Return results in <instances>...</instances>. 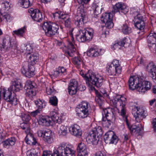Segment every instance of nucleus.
I'll return each mask as SVG.
<instances>
[{"mask_svg":"<svg viewBox=\"0 0 156 156\" xmlns=\"http://www.w3.org/2000/svg\"><path fill=\"white\" fill-rule=\"evenodd\" d=\"M66 69L63 67H59L54 71L53 74V76L55 77L62 75V74H65Z\"/></svg>","mask_w":156,"mask_h":156,"instance_id":"f704fd0d","label":"nucleus"},{"mask_svg":"<svg viewBox=\"0 0 156 156\" xmlns=\"http://www.w3.org/2000/svg\"><path fill=\"white\" fill-rule=\"evenodd\" d=\"M51 133V131L49 130L44 131L43 139L52 136Z\"/></svg>","mask_w":156,"mask_h":156,"instance_id":"13d9d810","label":"nucleus"},{"mask_svg":"<svg viewBox=\"0 0 156 156\" xmlns=\"http://www.w3.org/2000/svg\"><path fill=\"white\" fill-rule=\"evenodd\" d=\"M13 40L9 37L4 38L1 44V48L9 51L12 49L15 44Z\"/></svg>","mask_w":156,"mask_h":156,"instance_id":"f3484780","label":"nucleus"},{"mask_svg":"<svg viewBox=\"0 0 156 156\" xmlns=\"http://www.w3.org/2000/svg\"><path fill=\"white\" fill-rule=\"evenodd\" d=\"M26 30V27L24 26L21 28L18 29L17 30L13 31V33L14 34L18 36H22Z\"/></svg>","mask_w":156,"mask_h":156,"instance_id":"a19ab883","label":"nucleus"},{"mask_svg":"<svg viewBox=\"0 0 156 156\" xmlns=\"http://www.w3.org/2000/svg\"><path fill=\"white\" fill-rule=\"evenodd\" d=\"M78 87H68V92L69 94L73 95L75 94L77 91Z\"/></svg>","mask_w":156,"mask_h":156,"instance_id":"5fc2aeb1","label":"nucleus"},{"mask_svg":"<svg viewBox=\"0 0 156 156\" xmlns=\"http://www.w3.org/2000/svg\"><path fill=\"white\" fill-rule=\"evenodd\" d=\"M51 151H44L42 156H51Z\"/></svg>","mask_w":156,"mask_h":156,"instance_id":"774afa93","label":"nucleus"},{"mask_svg":"<svg viewBox=\"0 0 156 156\" xmlns=\"http://www.w3.org/2000/svg\"><path fill=\"white\" fill-rule=\"evenodd\" d=\"M79 4H81L83 5L84 4H87L90 0H77Z\"/></svg>","mask_w":156,"mask_h":156,"instance_id":"338daca9","label":"nucleus"},{"mask_svg":"<svg viewBox=\"0 0 156 156\" xmlns=\"http://www.w3.org/2000/svg\"><path fill=\"white\" fill-rule=\"evenodd\" d=\"M41 112V110L40 108H37V109L35 111L31 112L30 114L31 116L35 117L38 114L40 113Z\"/></svg>","mask_w":156,"mask_h":156,"instance_id":"e2e57ef3","label":"nucleus"},{"mask_svg":"<svg viewBox=\"0 0 156 156\" xmlns=\"http://www.w3.org/2000/svg\"><path fill=\"white\" fill-rule=\"evenodd\" d=\"M51 118L55 123H58L59 124L62 122L61 118H59V115L55 112H51L50 113Z\"/></svg>","mask_w":156,"mask_h":156,"instance_id":"2f4dec72","label":"nucleus"},{"mask_svg":"<svg viewBox=\"0 0 156 156\" xmlns=\"http://www.w3.org/2000/svg\"><path fill=\"white\" fill-rule=\"evenodd\" d=\"M49 102L51 104L54 106L57 105L58 100L56 96L51 97L49 98Z\"/></svg>","mask_w":156,"mask_h":156,"instance_id":"de8ad7c7","label":"nucleus"},{"mask_svg":"<svg viewBox=\"0 0 156 156\" xmlns=\"http://www.w3.org/2000/svg\"><path fill=\"white\" fill-rule=\"evenodd\" d=\"M34 65L28 64L27 62H23L21 69V73L26 77L29 78L33 76L35 74Z\"/></svg>","mask_w":156,"mask_h":156,"instance_id":"9b49d317","label":"nucleus"},{"mask_svg":"<svg viewBox=\"0 0 156 156\" xmlns=\"http://www.w3.org/2000/svg\"><path fill=\"white\" fill-rule=\"evenodd\" d=\"M122 30L123 33L125 34H129L132 32L131 28L129 27L126 24L123 25Z\"/></svg>","mask_w":156,"mask_h":156,"instance_id":"c03bdc74","label":"nucleus"},{"mask_svg":"<svg viewBox=\"0 0 156 156\" xmlns=\"http://www.w3.org/2000/svg\"><path fill=\"white\" fill-rule=\"evenodd\" d=\"M65 17L63 19L64 20L65 26L66 27L69 28V34L71 37V39L73 41V42H69V43L68 50L67 51V53L70 56L72 57L73 55V53L76 50V48L74 45V40L72 34V32L73 30V28L71 27V19L69 16L66 14Z\"/></svg>","mask_w":156,"mask_h":156,"instance_id":"7ed1b4c3","label":"nucleus"},{"mask_svg":"<svg viewBox=\"0 0 156 156\" xmlns=\"http://www.w3.org/2000/svg\"><path fill=\"white\" fill-rule=\"evenodd\" d=\"M107 70L109 75L115 76L121 73L122 67L119 61L114 60L109 65L107 66Z\"/></svg>","mask_w":156,"mask_h":156,"instance_id":"1a4fd4ad","label":"nucleus"},{"mask_svg":"<svg viewBox=\"0 0 156 156\" xmlns=\"http://www.w3.org/2000/svg\"><path fill=\"white\" fill-rule=\"evenodd\" d=\"M1 5L2 7V10H5L6 9H8L10 7V2L8 1H4L2 2Z\"/></svg>","mask_w":156,"mask_h":156,"instance_id":"3c124183","label":"nucleus"},{"mask_svg":"<svg viewBox=\"0 0 156 156\" xmlns=\"http://www.w3.org/2000/svg\"><path fill=\"white\" fill-rule=\"evenodd\" d=\"M87 54L89 56L96 57L99 55V53L97 49L90 48L87 52Z\"/></svg>","mask_w":156,"mask_h":156,"instance_id":"58836bf2","label":"nucleus"},{"mask_svg":"<svg viewBox=\"0 0 156 156\" xmlns=\"http://www.w3.org/2000/svg\"><path fill=\"white\" fill-rule=\"evenodd\" d=\"M102 124L105 127H109L113 115V110L110 108L104 109L102 112Z\"/></svg>","mask_w":156,"mask_h":156,"instance_id":"6e6552de","label":"nucleus"},{"mask_svg":"<svg viewBox=\"0 0 156 156\" xmlns=\"http://www.w3.org/2000/svg\"><path fill=\"white\" fill-rule=\"evenodd\" d=\"M51 121L49 118L47 116H42L39 118L38 123L40 125L45 126H49L51 124Z\"/></svg>","mask_w":156,"mask_h":156,"instance_id":"c85d7f7f","label":"nucleus"},{"mask_svg":"<svg viewBox=\"0 0 156 156\" xmlns=\"http://www.w3.org/2000/svg\"><path fill=\"white\" fill-rule=\"evenodd\" d=\"M39 153L34 149H32L27 152V156H38Z\"/></svg>","mask_w":156,"mask_h":156,"instance_id":"8fccbe9b","label":"nucleus"},{"mask_svg":"<svg viewBox=\"0 0 156 156\" xmlns=\"http://www.w3.org/2000/svg\"><path fill=\"white\" fill-rule=\"evenodd\" d=\"M21 117L23 121L27 123L28 122L30 119V117L29 115L23 114H22L21 115H19Z\"/></svg>","mask_w":156,"mask_h":156,"instance_id":"864d4df0","label":"nucleus"},{"mask_svg":"<svg viewBox=\"0 0 156 156\" xmlns=\"http://www.w3.org/2000/svg\"><path fill=\"white\" fill-rule=\"evenodd\" d=\"M21 48L22 52L26 54L27 55V54H30V52L32 51V47L30 44H23L21 46Z\"/></svg>","mask_w":156,"mask_h":156,"instance_id":"473e14b6","label":"nucleus"},{"mask_svg":"<svg viewBox=\"0 0 156 156\" xmlns=\"http://www.w3.org/2000/svg\"><path fill=\"white\" fill-rule=\"evenodd\" d=\"M27 57L28 58V64L34 65L38 60L39 55L37 53H34L27 54Z\"/></svg>","mask_w":156,"mask_h":156,"instance_id":"b1692460","label":"nucleus"},{"mask_svg":"<svg viewBox=\"0 0 156 156\" xmlns=\"http://www.w3.org/2000/svg\"><path fill=\"white\" fill-rule=\"evenodd\" d=\"M90 132L99 137H101L103 133L102 129L100 126H96Z\"/></svg>","mask_w":156,"mask_h":156,"instance_id":"72a5a7b5","label":"nucleus"},{"mask_svg":"<svg viewBox=\"0 0 156 156\" xmlns=\"http://www.w3.org/2000/svg\"><path fill=\"white\" fill-rule=\"evenodd\" d=\"M20 126L23 129L25 130L26 133H30V129L29 124L27 122H23L20 124Z\"/></svg>","mask_w":156,"mask_h":156,"instance_id":"79ce46f5","label":"nucleus"},{"mask_svg":"<svg viewBox=\"0 0 156 156\" xmlns=\"http://www.w3.org/2000/svg\"><path fill=\"white\" fill-rule=\"evenodd\" d=\"M147 41L150 49L151 50L155 47L156 45V33L150 34L147 37Z\"/></svg>","mask_w":156,"mask_h":156,"instance_id":"aec40b11","label":"nucleus"},{"mask_svg":"<svg viewBox=\"0 0 156 156\" xmlns=\"http://www.w3.org/2000/svg\"><path fill=\"white\" fill-rule=\"evenodd\" d=\"M111 12H105L103 13L101 17V20L104 23H105L107 21L111 20L112 19L113 14Z\"/></svg>","mask_w":156,"mask_h":156,"instance_id":"7c9ffc66","label":"nucleus"},{"mask_svg":"<svg viewBox=\"0 0 156 156\" xmlns=\"http://www.w3.org/2000/svg\"><path fill=\"white\" fill-rule=\"evenodd\" d=\"M25 140L26 143L30 145H35L38 144L36 139L31 133H27Z\"/></svg>","mask_w":156,"mask_h":156,"instance_id":"c756f323","label":"nucleus"},{"mask_svg":"<svg viewBox=\"0 0 156 156\" xmlns=\"http://www.w3.org/2000/svg\"><path fill=\"white\" fill-rule=\"evenodd\" d=\"M146 69L152 76L154 82L156 83V66L153 62H150L147 66Z\"/></svg>","mask_w":156,"mask_h":156,"instance_id":"6ab92c4d","label":"nucleus"},{"mask_svg":"<svg viewBox=\"0 0 156 156\" xmlns=\"http://www.w3.org/2000/svg\"><path fill=\"white\" fill-rule=\"evenodd\" d=\"M57 152L61 156H74L75 151L67 144L62 143L58 146Z\"/></svg>","mask_w":156,"mask_h":156,"instance_id":"0eeeda50","label":"nucleus"},{"mask_svg":"<svg viewBox=\"0 0 156 156\" xmlns=\"http://www.w3.org/2000/svg\"><path fill=\"white\" fill-rule=\"evenodd\" d=\"M90 76H91L89 80V85H87L88 86H89L90 85V82L98 88L100 87L102 85L103 81L102 78L101 77L99 78L96 77L93 72L92 74H90Z\"/></svg>","mask_w":156,"mask_h":156,"instance_id":"2eb2a0df","label":"nucleus"},{"mask_svg":"<svg viewBox=\"0 0 156 156\" xmlns=\"http://www.w3.org/2000/svg\"><path fill=\"white\" fill-rule=\"evenodd\" d=\"M42 28L45 34L48 36L51 37L58 34V26L55 23L44 22L42 25Z\"/></svg>","mask_w":156,"mask_h":156,"instance_id":"423d86ee","label":"nucleus"},{"mask_svg":"<svg viewBox=\"0 0 156 156\" xmlns=\"http://www.w3.org/2000/svg\"><path fill=\"white\" fill-rule=\"evenodd\" d=\"M77 149H79L80 151L77 156H88V148L84 143H79Z\"/></svg>","mask_w":156,"mask_h":156,"instance_id":"4be33fe9","label":"nucleus"},{"mask_svg":"<svg viewBox=\"0 0 156 156\" xmlns=\"http://www.w3.org/2000/svg\"><path fill=\"white\" fill-rule=\"evenodd\" d=\"M68 87H78V82L75 79H72L70 80Z\"/></svg>","mask_w":156,"mask_h":156,"instance_id":"6e6d98bb","label":"nucleus"},{"mask_svg":"<svg viewBox=\"0 0 156 156\" xmlns=\"http://www.w3.org/2000/svg\"><path fill=\"white\" fill-rule=\"evenodd\" d=\"M99 137L94 134L91 132L86 138V141L88 143H92L93 144L96 145L98 143Z\"/></svg>","mask_w":156,"mask_h":156,"instance_id":"393cba45","label":"nucleus"},{"mask_svg":"<svg viewBox=\"0 0 156 156\" xmlns=\"http://www.w3.org/2000/svg\"><path fill=\"white\" fill-rule=\"evenodd\" d=\"M34 84V82L30 80H28L26 83L24 89H29L35 88Z\"/></svg>","mask_w":156,"mask_h":156,"instance_id":"37998d69","label":"nucleus"},{"mask_svg":"<svg viewBox=\"0 0 156 156\" xmlns=\"http://www.w3.org/2000/svg\"><path fill=\"white\" fill-rule=\"evenodd\" d=\"M93 73L89 71L87 73H85L82 71L80 72V74L86 80V83L87 85H89V80L91 76L90 74H92Z\"/></svg>","mask_w":156,"mask_h":156,"instance_id":"c9c22d12","label":"nucleus"},{"mask_svg":"<svg viewBox=\"0 0 156 156\" xmlns=\"http://www.w3.org/2000/svg\"><path fill=\"white\" fill-rule=\"evenodd\" d=\"M48 144L52 143L53 141V139L52 136L43 139Z\"/></svg>","mask_w":156,"mask_h":156,"instance_id":"052dcab7","label":"nucleus"},{"mask_svg":"<svg viewBox=\"0 0 156 156\" xmlns=\"http://www.w3.org/2000/svg\"><path fill=\"white\" fill-rule=\"evenodd\" d=\"M34 2V0H22L21 4L23 7L27 8L32 5Z\"/></svg>","mask_w":156,"mask_h":156,"instance_id":"e433bc0d","label":"nucleus"},{"mask_svg":"<svg viewBox=\"0 0 156 156\" xmlns=\"http://www.w3.org/2000/svg\"><path fill=\"white\" fill-rule=\"evenodd\" d=\"M92 8L94 11V17L97 18L98 15L101 12V10L103 9L102 7L98 3H94L92 6Z\"/></svg>","mask_w":156,"mask_h":156,"instance_id":"bb28decb","label":"nucleus"},{"mask_svg":"<svg viewBox=\"0 0 156 156\" xmlns=\"http://www.w3.org/2000/svg\"><path fill=\"white\" fill-rule=\"evenodd\" d=\"M132 114L136 121L140 122L146 116V111L145 108L142 106L137 107L135 105L132 106Z\"/></svg>","mask_w":156,"mask_h":156,"instance_id":"39448f33","label":"nucleus"},{"mask_svg":"<svg viewBox=\"0 0 156 156\" xmlns=\"http://www.w3.org/2000/svg\"><path fill=\"white\" fill-rule=\"evenodd\" d=\"M77 13L79 18L75 21V24L79 27H82L84 24L83 20L86 17V13L84 12L83 9H81L80 8L77 9Z\"/></svg>","mask_w":156,"mask_h":156,"instance_id":"dca6fc26","label":"nucleus"},{"mask_svg":"<svg viewBox=\"0 0 156 156\" xmlns=\"http://www.w3.org/2000/svg\"><path fill=\"white\" fill-rule=\"evenodd\" d=\"M90 109V106L89 103L85 101H82L76 108V115L80 118H86L89 115Z\"/></svg>","mask_w":156,"mask_h":156,"instance_id":"20e7f679","label":"nucleus"},{"mask_svg":"<svg viewBox=\"0 0 156 156\" xmlns=\"http://www.w3.org/2000/svg\"><path fill=\"white\" fill-rule=\"evenodd\" d=\"M16 141V139L14 137H12L3 141L2 144L4 147L5 148H10L15 145Z\"/></svg>","mask_w":156,"mask_h":156,"instance_id":"a878e982","label":"nucleus"},{"mask_svg":"<svg viewBox=\"0 0 156 156\" xmlns=\"http://www.w3.org/2000/svg\"><path fill=\"white\" fill-rule=\"evenodd\" d=\"M129 88L131 90L136 89L139 92L142 93L150 90L151 83L148 81L145 80L143 76H134L130 77L128 81Z\"/></svg>","mask_w":156,"mask_h":156,"instance_id":"f03ea898","label":"nucleus"},{"mask_svg":"<svg viewBox=\"0 0 156 156\" xmlns=\"http://www.w3.org/2000/svg\"><path fill=\"white\" fill-rule=\"evenodd\" d=\"M87 30L84 29L79 30V32L76 35V39L80 42H83L86 41V33Z\"/></svg>","mask_w":156,"mask_h":156,"instance_id":"cd10ccee","label":"nucleus"},{"mask_svg":"<svg viewBox=\"0 0 156 156\" xmlns=\"http://www.w3.org/2000/svg\"><path fill=\"white\" fill-rule=\"evenodd\" d=\"M123 42H124V47H127L129 46L130 44L131 41L130 39L129 38L124 37L123 39Z\"/></svg>","mask_w":156,"mask_h":156,"instance_id":"bf43d9fd","label":"nucleus"},{"mask_svg":"<svg viewBox=\"0 0 156 156\" xmlns=\"http://www.w3.org/2000/svg\"><path fill=\"white\" fill-rule=\"evenodd\" d=\"M105 142L107 144H116L119 141V138L112 131L106 133L104 136Z\"/></svg>","mask_w":156,"mask_h":156,"instance_id":"f8f14e48","label":"nucleus"},{"mask_svg":"<svg viewBox=\"0 0 156 156\" xmlns=\"http://www.w3.org/2000/svg\"><path fill=\"white\" fill-rule=\"evenodd\" d=\"M23 87V85L19 80H14L12 82L11 86L8 88L9 90L17 92L19 91Z\"/></svg>","mask_w":156,"mask_h":156,"instance_id":"5701e85b","label":"nucleus"},{"mask_svg":"<svg viewBox=\"0 0 156 156\" xmlns=\"http://www.w3.org/2000/svg\"><path fill=\"white\" fill-rule=\"evenodd\" d=\"M1 15L2 16V19H3V20L5 19L7 21L10 20V17L9 14L5 13L4 14L2 13Z\"/></svg>","mask_w":156,"mask_h":156,"instance_id":"0e129e2a","label":"nucleus"},{"mask_svg":"<svg viewBox=\"0 0 156 156\" xmlns=\"http://www.w3.org/2000/svg\"><path fill=\"white\" fill-rule=\"evenodd\" d=\"M34 102L38 107V108H40L41 111L42 108L45 107L46 104V102L44 100H41L40 99L34 101Z\"/></svg>","mask_w":156,"mask_h":156,"instance_id":"4c0bfd02","label":"nucleus"},{"mask_svg":"<svg viewBox=\"0 0 156 156\" xmlns=\"http://www.w3.org/2000/svg\"><path fill=\"white\" fill-rule=\"evenodd\" d=\"M67 126L64 125H61L60 127L59 131V135L60 136H65L67 133Z\"/></svg>","mask_w":156,"mask_h":156,"instance_id":"ea45409f","label":"nucleus"},{"mask_svg":"<svg viewBox=\"0 0 156 156\" xmlns=\"http://www.w3.org/2000/svg\"><path fill=\"white\" fill-rule=\"evenodd\" d=\"M25 90H27L26 93L27 96L29 97H32L36 95V93L35 88Z\"/></svg>","mask_w":156,"mask_h":156,"instance_id":"a18cd8bd","label":"nucleus"},{"mask_svg":"<svg viewBox=\"0 0 156 156\" xmlns=\"http://www.w3.org/2000/svg\"><path fill=\"white\" fill-rule=\"evenodd\" d=\"M70 133L74 136L80 137L81 136L82 133L80 127L77 124L72 126L69 128Z\"/></svg>","mask_w":156,"mask_h":156,"instance_id":"412c9836","label":"nucleus"},{"mask_svg":"<svg viewBox=\"0 0 156 156\" xmlns=\"http://www.w3.org/2000/svg\"><path fill=\"white\" fill-rule=\"evenodd\" d=\"M126 99L119 95H117L113 97V99L110 101L111 104L114 107H119L120 109V115L122 117L123 120L125 121L126 125L131 133L135 132L139 135L143 129V126L141 124H139L137 126L135 125H130L127 119L126 115Z\"/></svg>","mask_w":156,"mask_h":156,"instance_id":"f257e3e1","label":"nucleus"},{"mask_svg":"<svg viewBox=\"0 0 156 156\" xmlns=\"http://www.w3.org/2000/svg\"><path fill=\"white\" fill-rule=\"evenodd\" d=\"M73 63L78 67L82 63L81 58L78 57H75L73 59Z\"/></svg>","mask_w":156,"mask_h":156,"instance_id":"09e8293b","label":"nucleus"},{"mask_svg":"<svg viewBox=\"0 0 156 156\" xmlns=\"http://www.w3.org/2000/svg\"><path fill=\"white\" fill-rule=\"evenodd\" d=\"M12 91L9 89L8 90L3 89L2 92V97L7 102L16 105L17 104V99L14 92L12 93Z\"/></svg>","mask_w":156,"mask_h":156,"instance_id":"9d476101","label":"nucleus"},{"mask_svg":"<svg viewBox=\"0 0 156 156\" xmlns=\"http://www.w3.org/2000/svg\"><path fill=\"white\" fill-rule=\"evenodd\" d=\"M28 12L33 20L37 22H40L42 19L41 13L38 9L31 8L28 10Z\"/></svg>","mask_w":156,"mask_h":156,"instance_id":"a211bd4d","label":"nucleus"},{"mask_svg":"<svg viewBox=\"0 0 156 156\" xmlns=\"http://www.w3.org/2000/svg\"><path fill=\"white\" fill-rule=\"evenodd\" d=\"M106 27L105 28H106V29H110L113 27V23L112 21V20H109L107 21V22H106L105 23Z\"/></svg>","mask_w":156,"mask_h":156,"instance_id":"4d7b16f0","label":"nucleus"},{"mask_svg":"<svg viewBox=\"0 0 156 156\" xmlns=\"http://www.w3.org/2000/svg\"><path fill=\"white\" fill-rule=\"evenodd\" d=\"M128 11V8L125 5L122 3L119 2L113 6L112 13L114 14L116 12H119L126 14Z\"/></svg>","mask_w":156,"mask_h":156,"instance_id":"ddd939ff","label":"nucleus"},{"mask_svg":"<svg viewBox=\"0 0 156 156\" xmlns=\"http://www.w3.org/2000/svg\"><path fill=\"white\" fill-rule=\"evenodd\" d=\"M66 14H64L63 12L58 11L56 12L53 14V16L55 18L64 19L65 18V16Z\"/></svg>","mask_w":156,"mask_h":156,"instance_id":"49530a36","label":"nucleus"},{"mask_svg":"<svg viewBox=\"0 0 156 156\" xmlns=\"http://www.w3.org/2000/svg\"><path fill=\"white\" fill-rule=\"evenodd\" d=\"M136 61L138 64H140L141 65H144L145 61L144 58L142 57H138L137 58Z\"/></svg>","mask_w":156,"mask_h":156,"instance_id":"680f3d73","label":"nucleus"},{"mask_svg":"<svg viewBox=\"0 0 156 156\" xmlns=\"http://www.w3.org/2000/svg\"><path fill=\"white\" fill-rule=\"evenodd\" d=\"M135 26L140 30H143L145 27V23L143 16L138 14L133 20Z\"/></svg>","mask_w":156,"mask_h":156,"instance_id":"4468645a","label":"nucleus"},{"mask_svg":"<svg viewBox=\"0 0 156 156\" xmlns=\"http://www.w3.org/2000/svg\"><path fill=\"white\" fill-rule=\"evenodd\" d=\"M103 31L101 34L100 38L102 40H105V39L109 34L108 30H107L106 28H103Z\"/></svg>","mask_w":156,"mask_h":156,"instance_id":"603ef678","label":"nucleus"},{"mask_svg":"<svg viewBox=\"0 0 156 156\" xmlns=\"http://www.w3.org/2000/svg\"><path fill=\"white\" fill-rule=\"evenodd\" d=\"M96 102L100 107H102L103 103V99H97Z\"/></svg>","mask_w":156,"mask_h":156,"instance_id":"69168bd1","label":"nucleus"}]
</instances>
